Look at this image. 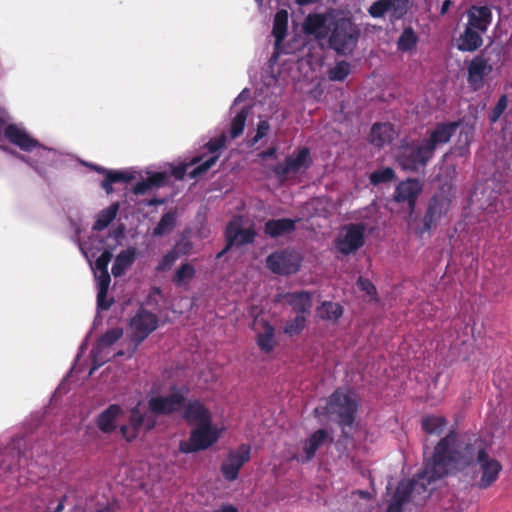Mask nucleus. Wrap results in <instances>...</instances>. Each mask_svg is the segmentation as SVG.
Masks as SVG:
<instances>
[{"label": "nucleus", "instance_id": "69168bd1", "mask_svg": "<svg viewBox=\"0 0 512 512\" xmlns=\"http://www.w3.org/2000/svg\"><path fill=\"white\" fill-rule=\"evenodd\" d=\"M157 294V295H160L161 294V290L160 288H153L151 293L149 294L148 298H147V304L150 305L152 303V299H153V296Z\"/></svg>", "mask_w": 512, "mask_h": 512}, {"label": "nucleus", "instance_id": "de8ad7c7", "mask_svg": "<svg viewBox=\"0 0 512 512\" xmlns=\"http://www.w3.org/2000/svg\"><path fill=\"white\" fill-rule=\"evenodd\" d=\"M507 104H508L507 96L501 95L500 98L498 99L496 105L493 107V109L491 110V112L488 115V119H489L490 123L494 124L500 119V117L502 116V114L504 113V111L507 108Z\"/></svg>", "mask_w": 512, "mask_h": 512}, {"label": "nucleus", "instance_id": "7ed1b4c3", "mask_svg": "<svg viewBox=\"0 0 512 512\" xmlns=\"http://www.w3.org/2000/svg\"><path fill=\"white\" fill-rule=\"evenodd\" d=\"M327 28L328 45L338 55H349L355 50L361 32L352 19L333 17Z\"/></svg>", "mask_w": 512, "mask_h": 512}, {"label": "nucleus", "instance_id": "c85d7f7f", "mask_svg": "<svg viewBox=\"0 0 512 512\" xmlns=\"http://www.w3.org/2000/svg\"><path fill=\"white\" fill-rule=\"evenodd\" d=\"M482 34L483 33L478 30L466 26L457 40L458 50L462 52H474L478 50L483 44Z\"/></svg>", "mask_w": 512, "mask_h": 512}, {"label": "nucleus", "instance_id": "5701e85b", "mask_svg": "<svg viewBox=\"0 0 512 512\" xmlns=\"http://www.w3.org/2000/svg\"><path fill=\"white\" fill-rule=\"evenodd\" d=\"M122 335L123 330L121 328H113L107 330L100 336L95 347L91 351L94 367L92 368L90 374L93 372V370L97 369L99 366L105 363V360L99 357V354L102 352V350L113 345L122 337Z\"/></svg>", "mask_w": 512, "mask_h": 512}, {"label": "nucleus", "instance_id": "c9c22d12", "mask_svg": "<svg viewBox=\"0 0 512 512\" xmlns=\"http://www.w3.org/2000/svg\"><path fill=\"white\" fill-rule=\"evenodd\" d=\"M419 38L412 27H405L397 40V49L400 52H411L417 46Z\"/></svg>", "mask_w": 512, "mask_h": 512}, {"label": "nucleus", "instance_id": "79ce46f5", "mask_svg": "<svg viewBox=\"0 0 512 512\" xmlns=\"http://www.w3.org/2000/svg\"><path fill=\"white\" fill-rule=\"evenodd\" d=\"M394 178L395 171L391 167L375 170L369 176L370 183L374 186L391 182Z\"/></svg>", "mask_w": 512, "mask_h": 512}, {"label": "nucleus", "instance_id": "f704fd0d", "mask_svg": "<svg viewBox=\"0 0 512 512\" xmlns=\"http://www.w3.org/2000/svg\"><path fill=\"white\" fill-rule=\"evenodd\" d=\"M288 12L280 9L276 12L273 20L272 35L275 37L276 44H280L287 35Z\"/></svg>", "mask_w": 512, "mask_h": 512}, {"label": "nucleus", "instance_id": "f3484780", "mask_svg": "<svg viewBox=\"0 0 512 512\" xmlns=\"http://www.w3.org/2000/svg\"><path fill=\"white\" fill-rule=\"evenodd\" d=\"M485 51L483 50L476 55L467 67V82L474 91L483 87L485 77L493 70L492 65L489 64V59L485 56Z\"/></svg>", "mask_w": 512, "mask_h": 512}, {"label": "nucleus", "instance_id": "4d7b16f0", "mask_svg": "<svg viewBox=\"0 0 512 512\" xmlns=\"http://www.w3.org/2000/svg\"><path fill=\"white\" fill-rule=\"evenodd\" d=\"M152 189L151 185H150V182L148 180V178L146 180H143V181H140V182H137L134 187H133V193L136 194V195H143L145 194L148 190Z\"/></svg>", "mask_w": 512, "mask_h": 512}, {"label": "nucleus", "instance_id": "c756f323", "mask_svg": "<svg viewBox=\"0 0 512 512\" xmlns=\"http://www.w3.org/2000/svg\"><path fill=\"white\" fill-rule=\"evenodd\" d=\"M97 279V309L106 311L114 303V298H108V290L111 282V277L108 271H104L96 275Z\"/></svg>", "mask_w": 512, "mask_h": 512}, {"label": "nucleus", "instance_id": "2eb2a0df", "mask_svg": "<svg viewBox=\"0 0 512 512\" xmlns=\"http://www.w3.org/2000/svg\"><path fill=\"white\" fill-rule=\"evenodd\" d=\"M344 231V235L336 239L335 248L341 254L349 255L364 245V226L351 223L344 227Z\"/></svg>", "mask_w": 512, "mask_h": 512}, {"label": "nucleus", "instance_id": "dca6fc26", "mask_svg": "<svg viewBox=\"0 0 512 512\" xmlns=\"http://www.w3.org/2000/svg\"><path fill=\"white\" fill-rule=\"evenodd\" d=\"M251 448L241 444L236 450L228 453L227 459L221 465V473L225 480L231 482L238 478L240 469L250 460Z\"/></svg>", "mask_w": 512, "mask_h": 512}, {"label": "nucleus", "instance_id": "a878e982", "mask_svg": "<svg viewBox=\"0 0 512 512\" xmlns=\"http://www.w3.org/2000/svg\"><path fill=\"white\" fill-rule=\"evenodd\" d=\"M332 441L333 439L326 429H318L313 432L304 442L303 451L305 457L302 459V462L311 461L321 446L327 442L331 443Z\"/></svg>", "mask_w": 512, "mask_h": 512}, {"label": "nucleus", "instance_id": "338daca9", "mask_svg": "<svg viewBox=\"0 0 512 512\" xmlns=\"http://www.w3.org/2000/svg\"><path fill=\"white\" fill-rule=\"evenodd\" d=\"M319 0H295L299 6H306L318 2Z\"/></svg>", "mask_w": 512, "mask_h": 512}, {"label": "nucleus", "instance_id": "aec40b11", "mask_svg": "<svg viewBox=\"0 0 512 512\" xmlns=\"http://www.w3.org/2000/svg\"><path fill=\"white\" fill-rule=\"evenodd\" d=\"M227 137L225 133H222L218 137L211 138L206 144L205 147L207 150L214 154L203 162L199 163L196 167H194L191 171L188 172V176L191 179H196L202 174L206 173L219 159V154H215L220 149L224 148L226 145Z\"/></svg>", "mask_w": 512, "mask_h": 512}, {"label": "nucleus", "instance_id": "864d4df0", "mask_svg": "<svg viewBox=\"0 0 512 512\" xmlns=\"http://www.w3.org/2000/svg\"><path fill=\"white\" fill-rule=\"evenodd\" d=\"M112 253L109 250H104L102 254L95 261V269L102 273L108 271V265L112 259Z\"/></svg>", "mask_w": 512, "mask_h": 512}, {"label": "nucleus", "instance_id": "6ab92c4d", "mask_svg": "<svg viewBox=\"0 0 512 512\" xmlns=\"http://www.w3.org/2000/svg\"><path fill=\"white\" fill-rule=\"evenodd\" d=\"M458 126V122L438 123L434 129L427 131V138L422 141L433 156L439 145L450 141Z\"/></svg>", "mask_w": 512, "mask_h": 512}, {"label": "nucleus", "instance_id": "ddd939ff", "mask_svg": "<svg viewBox=\"0 0 512 512\" xmlns=\"http://www.w3.org/2000/svg\"><path fill=\"white\" fill-rule=\"evenodd\" d=\"M301 259L298 254L284 250L273 252L266 258V266L275 274L291 275L298 272Z\"/></svg>", "mask_w": 512, "mask_h": 512}, {"label": "nucleus", "instance_id": "423d86ee", "mask_svg": "<svg viewBox=\"0 0 512 512\" xmlns=\"http://www.w3.org/2000/svg\"><path fill=\"white\" fill-rule=\"evenodd\" d=\"M221 436V431L212 422L197 425L187 440L180 441L179 451L184 454L204 451L213 446Z\"/></svg>", "mask_w": 512, "mask_h": 512}, {"label": "nucleus", "instance_id": "412c9836", "mask_svg": "<svg viewBox=\"0 0 512 512\" xmlns=\"http://www.w3.org/2000/svg\"><path fill=\"white\" fill-rule=\"evenodd\" d=\"M182 407L184 408L182 416L189 425L197 426L212 422L210 410L200 400L185 401Z\"/></svg>", "mask_w": 512, "mask_h": 512}, {"label": "nucleus", "instance_id": "2f4dec72", "mask_svg": "<svg viewBox=\"0 0 512 512\" xmlns=\"http://www.w3.org/2000/svg\"><path fill=\"white\" fill-rule=\"evenodd\" d=\"M261 325L263 330L257 333L256 343L262 352L268 354L274 350L277 344L275 340V329L267 321H262Z\"/></svg>", "mask_w": 512, "mask_h": 512}, {"label": "nucleus", "instance_id": "8fccbe9b", "mask_svg": "<svg viewBox=\"0 0 512 512\" xmlns=\"http://www.w3.org/2000/svg\"><path fill=\"white\" fill-rule=\"evenodd\" d=\"M269 130H270V124L268 121H266V120L259 121V123L257 124L256 134L254 137H252L248 141V146L249 147L255 146L262 138L267 136Z\"/></svg>", "mask_w": 512, "mask_h": 512}, {"label": "nucleus", "instance_id": "c03bdc74", "mask_svg": "<svg viewBox=\"0 0 512 512\" xmlns=\"http://www.w3.org/2000/svg\"><path fill=\"white\" fill-rule=\"evenodd\" d=\"M306 326V316L297 315L286 322L284 326V333L289 336L300 334Z\"/></svg>", "mask_w": 512, "mask_h": 512}, {"label": "nucleus", "instance_id": "9b49d317", "mask_svg": "<svg viewBox=\"0 0 512 512\" xmlns=\"http://www.w3.org/2000/svg\"><path fill=\"white\" fill-rule=\"evenodd\" d=\"M311 164L310 150L302 147L295 152V155H288L283 162L275 165L273 173L280 181H285L289 174H297L302 169H308Z\"/></svg>", "mask_w": 512, "mask_h": 512}, {"label": "nucleus", "instance_id": "473e14b6", "mask_svg": "<svg viewBox=\"0 0 512 512\" xmlns=\"http://www.w3.org/2000/svg\"><path fill=\"white\" fill-rule=\"evenodd\" d=\"M135 249H127L121 251L115 258L112 265L111 273L114 277L122 276L125 271L132 265L135 260Z\"/></svg>", "mask_w": 512, "mask_h": 512}, {"label": "nucleus", "instance_id": "ea45409f", "mask_svg": "<svg viewBox=\"0 0 512 512\" xmlns=\"http://www.w3.org/2000/svg\"><path fill=\"white\" fill-rule=\"evenodd\" d=\"M176 218L177 213L175 210H170L163 214L160 221L153 229V235L159 237L170 233L176 226Z\"/></svg>", "mask_w": 512, "mask_h": 512}, {"label": "nucleus", "instance_id": "f8f14e48", "mask_svg": "<svg viewBox=\"0 0 512 512\" xmlns=\"http://www.w3.org/2000/svg\"><path fill=\"white\" fill-rule=\"evenodd\" d=\"M159 318L156 314L140 308L130 320L133 340L136 345L142 343L158 328Z\"/></svg>", "mask_w": 512, "mask_h": 512}, {"label": "nucleus", "instance_id": "0eeeda50", "mask_svg": "<svg viewBox=\"0 0 512 512\" xmlns=\"http://www.w3.org/2000/svg\"><path fill=\"white\" fill-rule=\"evenodd\" d=\"M432 158L433 155L423 141H413L398 148L396 161L403 170L417 172L421 168H425Z\"/></svg>", "mask_w": 512, "mask_h": 512}, {"label": "nucleus", "instance_id": "052dcab7", "mask_svg": "<svg viewBox=\"0 0 512 512\" xmlns=\"http://www.w3.org/2000/svg\"><path fill=\"white\" fill-rule=\"evenodd\" d=\"M110 178L106 175L105 179L101 182V187L109 194L113 191V187Z\"/></svg>", "mask_w": 512, "mask_h": 512}, {"label": "nucleus", "instance_id": "603ef678", "mask_svg": "<svg viewBox=\"0 0 512 512\" xmlns=\"http://www.w3.org/2000/svg\"><path fill=\"white\" fill-rule=\"evenodd\" d=\"M0 148H2L6 152H10L11 154L15 155L18 159H20L21 161L25 162L29 166H31L38 174H40V175L43 174L38 160H36V159H34L32 157L26 156V155L19 154L16 151H13V150H11L8 147L0 146Z\"/></svg>", "mask_w": 512, "mask_h": 512}, {"label": "nucleus", "instance_id": "20e7f679", "mask_svg": "<svg viewBox=\"0 0 512 512\" xmlns=\"http://www.w3.org/2000/svg\"><path fill=\"white\" fill-rule=\"evenodd\" d=\"M358 411V402L352 393H345L336 389L328 398L327 404L322 408H315L316 416L324 414H335L338 417V424L342 428V434L348 437L345 429L351 428L355 422Z\"/></svg>", "mask_w": 512, "mask_h": 512}, {"label": "nucleus", "instance_id": "4468645a", "mask_svg": "<svg viewBox=\"0 0 512 512\" xmlns=\"http://www.w3.org/2000/svg\"><path fill=\"white\" fill-rule=\"evenodd\" d=\"M422 190L423 185L418 179L407 178L395 187L393 201L407 204L409 214L412 215Z\"/></svg>", "mask_w": 512, "mask_h": 512}, {"label": "nucleus", "instance_id": "f03ea898", "mask_svg": "<svg viewBox=\"0 0 512 512\" xmlns=\"http://www.w3.org/2000/svg\"><path fill=\"white\" fill-rule=\"evenodd\" d=\"M437 449L438 443L434 447L432 456L425 462L422 472L412 479L399 482L388 505L387 512H402L403 506L410 501L414 502L415 505H423L434 489L430 485L447 476L439 475L435 468Z\"/></svg>", "mask_w": 512, "mask_h": 512}, {"label": "nucleus", "instance_id": "a211bd4d", "mask_svg": "<svg viewBox=\"0 0 512 512\" xmlns=\"http://www.w3.org/2000/svg\"><path fill=\"white\" fill-rule=\"evenodd\" d=\"M226 247L218 257L226 253L233 245H246L254 242L256 231L253 227L242 228L239 221H231L226 227Z\"/></svg>", "mask_w": 512, "mask_h": 512}, {"label": "nucleus", "instance_id": "5fc2aeb1", "mask_svg": "<svg viewBox=\"0 0 512 512\" xmlns=\"http://www.w3.org/2000/svg\"><path fill=\"white\" fill-rule=\"evenodd\" d=\"M357 285L361 291H364L367 295L372 296L374 300L377 301L376 287L369 279L359 277L357 280Z\"/></svg>", "mask_w": 512, "mask_h": 512}, {"label": "nucleus", "instance_id": "1a4fd4ad", "mask_svg": "<svg viewBox=\"0 0 512 512\" xmlns=\"http://www.w3.org/2000/svg\"><path fill=\"white\" fill-rule=\"evenodd\" d=\"M187 393L188 389L186 387L173 385L170 387V394L166 396H153L148 400L149 412L155 418L159 415H171L182 408L186 401Z\"/></svg>", "mask_w": 512, "mask_h": 512}, {"label": "nucleus", "instance_id": "9d476101", "mask_svg": "<svg viewBox=\"0 0 512 512\" xmlns=\"http://www.w3.org/2000/svg\"><path fill=\"white\" fill-rule=\"evenodd\" d=\"M156 418L152 413L142 412L140 402L130 409L129 423L120 426V434L127 441H134L140 431H150L156 426Z\"/></svg>", "mask_w": 512, "mask_h": 512}, {"label": "nucleus", "instance_id": "e433bc0d", "mask_svg": "<svg viewBox=\"0 0 512 512\" xmlns=\"http://www.w3.org/2000/svg\"><path fill=\"white\" fill-rule=\"evenodd\" d=\"M119 210V203H112L108 208L100 211L93 225V230L102 231L116 218Z\"/></svg>", "mask_w": 512, "mask_h": 512}, {"label": "nucleus", "instance_id": "37998d69", "mask_svg": "<svg viewBox=\"0 0 512 512\" xmlns=\"http://www.w3.org/2000/svg\"><path fill=\"white\" fill-rule=\"evenodd\" d=\"M351 72V66L347 61H339L329 70V79L332 81H344Z\"/></svg>", "mask_w": 512, "mask_h": 512}, {"label": "nucleus", "instance_id": "b1692460", "mask_svg": "<svg viewBox=\"0 0 512 512\" xmlns=\"http://www.w3.org/2000/svg\"><path fill=\"white\" fill-rule=\"evenodd\" d=\"M123 415V409L118 404H110L96 418L98 429L104 434H111L117 429V420Z\"/></svg>", "mask_w": 512, "mask_h": 512}, {"label": "nucleus", "instance_id": "3c124183", "mask_svg": "<svg viewBox=\"0 0 512 512\" xmlns=\"http://www.w3.org/2000/svg\"><path fill=\"white\" fill-rule=\"evenodd\" d=\"M392 18L400 19L407 13L408 0H391Z\"/></svg>", "mask_w": 512, "mask_h": 512}, {"label": "nucleus", "instance_id": "e2e57ef3", "mask_svg": "<svg viewBox=\"0 0 512 512\" xmlns=\"http://www.w3.org/2000/svg\"><path fill=\"white\" fill-rule=\"evenodd\" d=\"M165 203V199H159V198H152L146 201L147 206H158Z\"/></svg>", "mask_w": 512, "mask_h": 512}, {"label": "nucleus", "instance_id": "58836bf2", "mask_svg": "<svg viewBox=\"0 0 512 512\" xmlns=\"http://www.w3.org/2000/svg\"><path fill=\"white\" fill-rule=\"evenodd\" d=\"M447 425L446 418L442 416H426L421 421L422 429L431 435H440Z\"/></svg>", "mask_w": 512, "mask_h": 512}, {"label": "nucleus", "instance_id": "bf43d9fd", "mask_svg": "<svg viewBox=\"0 0 512 512\" xmlns=\"http://www.w3.org/2000/svg\"><path fill=\"white\" fill-rule=\"evenodd\" d=\"M276 153H277L276 147H270L267 150H264L261 153H259V157L262 159L274 158V157H276Z\"/></svg>", "mask_w": 512, "mask_h": 512}, {"label": "nucleus", "instance_id": "4c0bfd02", "mask_svg": "<svg viewBox=\"0 0 512 512\" xmlns=\"http://www.w3.org/2000/svg\"><path fill=\"white\" fill-rule=\"evenodd\" d=\"M250 110V106H244L232 119L229 131L230 139H236L242 135Z\"/></svg>", "mask_w": 512, "mask_h": 512}, {"label": "nucleus", "instance_id": "393cba45", "mask_svg": "<svg viewBox=\"0 0 512 512\" xmlns=\"http://www.w3.org/2000/svg\"><path fill=\"white\" fill-rule=\"evenodd\" d=\"M327 16L322 13L309 14L303 23V31L317 39H324L328 35Z\"/></svg>", "mask_w": 512, "mask_h": 512}, {"label": "nucleus", "instance_id": "cd10ccee", "mask_svg": "<svg viewBox=\"0 0 512 512\" xmlns=\"http://www.w3.org/2000/svg\"><path fill=\"white\" fill-rule=\"evenodd\" d=\"M296 229V220L290 218L270 219L264 225V233L270 238L294 232Z\"/></svg>", "mask_w": 512, "mask_h": 512}, {"label": "nucleus", "instance_id": "4be33fe9", "mask_svg": "<svg viewBox=\"0 0 512 512\" xmlns=\"http://www.w3.org/2000/svg\"><path fill=\"white\" fill-rule=\"evenodd\" d=\"M468 22L470 28L476 29L481 33H486L492 22V11L488 6L473 5L467 11Z\"/></svg>", "mask_w": 512, "mask_h": 512}, {"label": "nucleus", "instance_id": "09e8293b", "mask_svg": "<svg viewBox=\"0 0 512 512\" xmlns=\"http://www.w3.org/2000/svg\"><path fill=\"white\" fill-rule=\"evenodd\" d=\"M391 0H378L369 7V14L374 18L382 17L386 12L390 11Z\"/></svg>", "mask_w": 512, "mask_h": 512}, {"label": "nucleus", "instance_id": "13d9d810", "mask_svg": "<svg viewBox=\"0 0 512 512\" xmlns=\"http://www.w3.org/2000/svg\"><path fill=\"white\" fill-rule=\"evenodd\" d=\"M187 167H188L187 164H182V165H178V166L174 167L172 170L173 176L178 180L183 179L187 173Z\"/></svg>", "mask_w": 512, "mask_h": 512}, {"label": "nucleus", "instance_id": "774afa93", "mask_svg": "<svg viewBox=\"0 0 512 512\" xmlns=\"http://www.w3.org/2000/svg\"><path fill=\"white\" fill-rule=\"evenodd\" d=\"M201 160H202V156H197V157L192 159L190 165L197 164V163L201 162Z\"/></svg>", "mask_w": 512, "mask_h": 512}, {"label": "nucleus", "instance_id": "49530a36", "mask_svg": "<svg viewBox=\"0 0 512 512\" xmlns=\"http://www.w3.org/2000/svg\"><path fill=\"white\" fill-rule=\"evenodd\" d=\"M96 170L100 173L107 174L113 183H127L134 178L133 175L128 172L112 171L102 167H97Z\"/></svg>", "mask_w": 512, "mask_h": 512}, {"label": "nucleus", "instance_id": "a19ab883", "mask_svg": "<svg viewBox=\"0 0 512 512\" xmlns=\"http://www.w3.org/2000/svg\"><path fill=\"white\" fill-rule=\"evenodd\" d=\"M195 273L196 271L193 265L190 263H183L176 270L172 281L176 286L185 285L194 278Z\"/></svg>", "mask_w": 512, "mask_h": 512}, {"label": "nucleus", "instance_id": "680f3d73", "mask_svg": "<svg viewBox=\"0 0 512 512\" xmlns=\"http://www.w3.org/2000/svg\"><path fill=\"white\" fill-rule=\"evenodd\" d=\"M214 512H238V509L232 504H225Z\"/></svg>", "mask_w": 512, "mask_h": 512}, {"label": "nucleus", "instance_id": "bb28decb", "mask_svg": "<svg viewBox=\"0 0 512 512\" xmlns=\"http://www.w3.org/2000/svg\"><path fill=\"white\" fill-rule=\"evenodd\" d=\"M285 302L293 308L297 315H306L312 308V296L308 291L288 292L283 295Z\"/></svg>", "mask_w": 512, "mask_h": 512}, {"label": "nucleus", "instance_id": "f257e3e1", "mask_svg": "<svg viewBox=\"0 0 512 512\" xmlns=\"http://www.w3.org/2000/svg\"><path fill=\"white\" fill-rule=\"evenodd\" d=\"M487 442L478 434L451 430L438 442L435 468L439 475H450L477 464L481 473L476 485L489 488L502 471L501 463L489 456Z\"/></svg>", "mask_w": 512, "mask_h": 512}, {"label": "nucleus", "instance_id": "39448f33", "mask_svg": "<svg viewBox=\"0 0 512 512\" xmlns=\"http://www.w3.org/2000/svg\"><path fill=\"white\" fill-rule=\"evenodd\" d=\"M455 198V188L452 184H443L430 198L426 212L422 219V225L415 229V234L422 238L432 228H435L439 220L445 216Z\"/></svg>", "mask_w": 512, "mask_h": 512}, {"label": "nucleus", "instance_id": "a18cd8bd", "mask_svg": "<svg viewBox=\"0 0 512 512\" xmlns=\"http://www.w3.org/2000/svg\"><path fill=\"white\" fill-rule=\"evenodd\" d=\"M180 251L178 250V245L168 251L162 259L159 261L156 270L158 272H164L171 268L173 263L180 257Z\"/></svg>", "mask_w": 512, "mask_h": 512}, {"label": "nucleus", "instance_id": "7c9ffc66", "mask_svg": "<svg viewBox=\"0 0 512 512\" xmlns=\"http://www.w3.org/2000/svg\"><path fill=\"white\" fill-rule=\"evenodd\" d=\"M395 131L390 123H375L371 127L369 141L376 147H383L394 139Z\"/></svg>", "mask_w": 512, "mask_h": 512}, {"label": "nucleus", "instance_id": "72a5a7b5", "mask_svg": "<svg viewBox=\"0 0 512 512\" xmlns=\"http://www.w3.org/2000/svg\"><path fill=\"white\" fill-rule=\"evenodd\" d=\"M344 309L339 303L324 301L317 308V315L321 320L337 322L343 315Z\"/></svg>", "mask_w": 512, "mask_h": 512}, {"label": "nucleus", "instance_id": "6e6d98bb", "mask_svg": "<svg viewBox=\"0 0 512 512\" xmlns=\"http://www.w3.org/2000/svg\"><path fill=\"white\" fill-rule=\"evenodd\" d=\"M151 187H163L167 181V174L165 172H155L148 177Z\"/></svg>", "mask_w": 512, "mask_h": 512}, {"label": "nucleus", "instance_id": "0e129e2a", "mask_svg": "<svg viewBox=\"0 0 512 512\" xmlns=\"http://www.w3.org/2000/svg\"><path fill=\"white\" fill-rule=\"evenodd\" d=\"M452 2L451 0H445L443 3H442V6H441V9H440V13L441 15H444L447 13V11L449 10L450 6H451Z\"/></svg>", "mask_w": 512, "mask_h": 512}, {"label": "nucleus", "instance_id": "6e6552de", "mask_svg": "<svg viewBox=\"0 0 512 512\" xmlns=\"http://www.w3.org/2000/svg\"><path fill=\"white\" fill-rule=\"evenodd\" d=\"M4 136L11 144L25 152H31L37 149V154L43 158L41 163L50 164V156L54 153L53 150L42 146L40 142L33 138L25 129L16 124H9L4 129Z\"/></svg>", "mask_w": 512, "mask_h": 512}]
</instances>
